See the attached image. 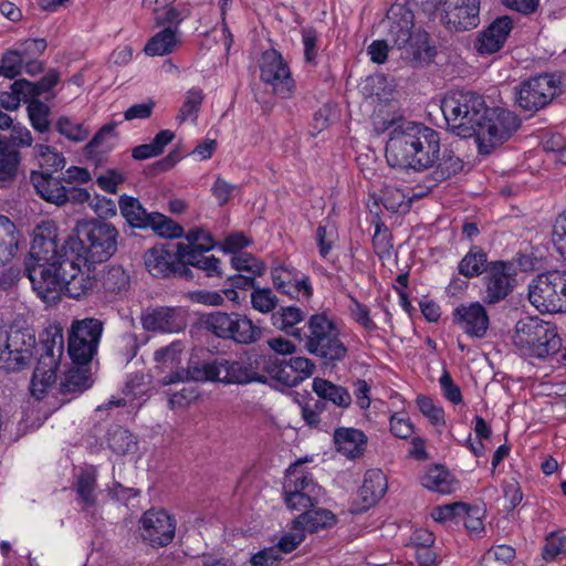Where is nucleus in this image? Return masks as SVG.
Returning a JSON list of instances; mask_svg holds the SVG:
<instances>
[{"label":"nucleus","mask_w":566,"mask_h":566,"mask_svg":"<svg viewBox=\"0 0 566 566\" xmlns=\"http://www.w3.org/2000/svg\"><path fill=\"white\" fill-rule=\"evenodd\" d=\"M48 235H34L29 256L24 260V273L35 294L48 304L60 301L61 294L80 300L98 289L93 263L84 255L60 248L55 232L45 228Z\"/></svg>","instance_id":"1"},{"label":"nucleus","mask_w":566,"mask_h":566,"mask_svg":"<svg viewBox=\"0 0 566 566\" xmlns=\"http://www.w3.org/2000/svg\"><path fill=\"white\" fill-rule=\"evenodd\" d=\"M440 153V134L421 123L395 127L386 144L389 166L403 170L423 171L434 166Z\"/></svg>","instance_id":"2"},{"label":"nucleus","mask_w":566,"mask_h":566,"mask_svg":"<svg viewBox=\"0 0 566 566\" xmlns=\"http://www.w3.org/2000/svg\"><path fill=\"white\" fill-rule=\"evenodd\" d=\"M75 235H67L60 248L84 255L90 263L109 260L117 251L118 231L107 221L88 219L77 222Z\"/></svg>","instance_id":"3"},{"label":"nucleus","mask_w":566,"mask_h":566,"mask_svg":"<svg viewBox=\"0 0 566 566\" xmlns=\"http://www.w3.org/2000/svg\"><path fill=\"white\" fill-rule=\"evenodd\" d=\"M298 342L307 353L321 358L326 365L342 361L348 353L337 322L326 312L307 317L305 329H300Z\"/></svg>","instance_id":"4"},{"label":"nucleus","mask_w":566,"mask_h":566,"mask_svg":"<svg viewBox=\"0 0 566 566\" xmlns=\"http://www.w3.org/2000/svg\"><path fill=\"white\" fill-rule=\"evenodd\" d=\"M441 111L450 130L461 137L471 138L488 106L482 95L472 91L450 92L441 102Z\"/></svg>","instance_id":"5"},{"label":"nucleus","mask_w":566,"mask_h":566,"mask_svg":"<svg viewBox=\"0 0 566 566\" xmlns=\"http://www.w3.org/2000/svg\"><path fill=\"white\" fill-rule=\"evenodd\" d=\"M513 343L522 356L538 359L555 355L562 348L556 324L536 316L517 322Z\"/></svg>","instance_id":"6"},{"label":"nucleus","mask_w":566,"mask_h":566,"mask_svg":"<svg viewBox=\"0 0 566 566\" xmlns=\"http://www.w3.org/2000/svg\"><path fill=\"white\" fill-rule=\"evenodd\" d=\"M308 461L306 457L297 459L285 470L283 500L290 511L316 507L324 494L313 473L304 467Z\"/></svg>","instance_id":"7"},{"label":"nucleus","mask_w":566,"mask_h":566,"mask_svg":"<svg viewBox=\"0 0 566 566\" xmlns=\"http://www.w3.org/2000/svg\"><path fill=\"white\" fill-rule=\"evenodd\" d=\"M36 349L35 334L30 328L0 327V369L18 373L29 368Z\"/></svg>","instance_id":"8"},{"label":"nucleus","mask_w":566,"mask_h":566,"mask_svg":"<svg viewBox=\"0 0 566 566\" xmlns=\"http://www.w3.org/2000/svg\"><path fill=\"white\" fill-rule=\"evenodd\" d=\"M206 328L216 337L232 340L239 345L258 343L263 336V329L248 315L231 312H213L205 319Z\"/></svg>","instance_id":"9"},{"label":"nucleus","mask_w":566,"mask_h":566,"mask_svg":"<svg viewBox=\"0 0 566 566\" xmlns=\"http://www.w3.org/2000/svg\"><path fill=\"white\" fill-rule=\"evenodd\" d=\"M528 300L542 313H566V271L538 274L528 285Z\"/></svg>","instance_id":"10"},{"label":"nucleus","mask_w":566,"mask_h":566,"mask_svg":"<svg viewBox=\"0 0 566 566\" xmlns=\"http://www.w3.org/2000/svg\"><path fill=\"white\" fill-rule=\"evenodd\" d=\"M520 125L521 120L513 112L488 107L479 123V129L472 137L475 138L480 153L490 154L493 148L510 139Z\"/></svg>","instance_id":"11"},{"label":"nucleus","mask_w":566,"mask_h":566,"mask_svg":"<svg viewBox=\"0 0 566 566\" xmlns=\"http://www.w3.org/2000/svg\"><path fill=\"white\" fill-rule=\"evenodd\" d=\"M563 92L562 77L543 73L522 81L516 91L517 106L531 114L547 107Z\"/></svg>","instance_id":"12"},{"label":"nucleus","mask_w":566,"mask_h":566,"mask_svg":"<svg viewBox=\"0 0 566 566\" xmlns=\"http://www.w3.org/2000/svg\"><path fill=\"white\" fill-rule=\"evenodd\" d=\"M41 354L38 365L33 371L31 387L32 394L36 391L38 379L41 376V392H45L46 388L54 381L55 374L59 368L63 349L64 337L63 329L59 326H50L40 334Z\"/></svg>","instance_id":"13"},{"label":"nucleus","mask_w":566,"mask_h":566,"mask_svg":"<svg viewBox=\"0 0 566 566\" xmlns=\"http://www.w3.org/2000/svg\"><path fill=\"white\" fill-rule=\"evenodd\" d=\"M481 298L495 305L511 295L517 284V266L513 260H493L481 279Z\"/></svg>","instance_id":"14"},{"label":"nucleus","mask_w":566,"mask_h":566,"mask_svg":"<svg viewBox=\"0 0 566 566\" xmlns=\"http://www.w3.org/2000/svg\"><path fill=\"white\" fill-rule=\"evenodd\" d=\"M184 243L157 244L145 253L147 271L155 277H179L187 281L193 280V272L184 262Z\"/></svg>","instance_id":"15"},{"label":"nucleus","mask_w":566,"mask_h":566,"mask_svg":"<svg viewBox=\"0 0 566 566\" xmlns=\"http://www.w3.org/2000/svg\"><path fill=\"white\" fill-rule=\"evenodd\" d=\"M103 324L97 318H85L72 325L69 333L67 352L75 366H87L97 352Z\"/></svg>","instance_id":"16"},{"label":"nucleus","mask_w":566,"mask_h":566,"mask_svg":"<svg viewBox=\"0 0 566 566\" xmlns=\"http://www.w3.org/2000/svg\"><path fill=\"white\" fill-rule=\"evenodd\" d=\"M260 78L263 83L271 85L273 93L280 98L289 99L294 96L296 84L280 51L269 49L262 52Z\"/></svg>","instance_id":"17"},{"label":"nucleus","mask_w":566,"mask_h":566,"mask_svg":"<svg viewBox=\"0 0 566 566\" xmlns=\"http://www.w3.org/2000/svg\"><path fill=\"white\" fill-rule=\"evenodd\" d=\"M315 370L312 359L304 356H291L279 358L265 355L264 374L271 379L286 386L296 387L310 378Z\"/></svg>","instance_id":"18"},{"label":"nucleus","mask_w":566,"mask_h":566,"mask_svg":"<svg viewBox=\"0 0 566 566\" xmlns=\"http://www.w3.org/2000/svg\"><path fill=\"white\" fill-rule=\"evenodd\" d=\"M222 365L223 384H265L268 380L266 374H264L265 355L252 352L235 360L222 358Z\"/></svg>","instance_id":"19"},{"label":"nucleus","mask_w":566,"mask_h":566,"mask_svg":"<svg viewBox=\"0 0 566 566\" xmlns=\"http://www.w3.org/2000/svg\"><path fill=\"white\" fill-rule=\"evenodd\" d=\"M413 13L405 10L399 15L390 19L388 28V40L398 49L411 48L416 56L427 52L429 48V34L426 31L413 32Z\"/></svg>","instance_id":"20"},{"label":"nucleus","mask_w":566,"mask_h":566,"mask_svg":"<svg viewBox=\"0 0 566 566\" xmlns=\"http://www.w3.org/2000/svg\"><path fill=\"white\" fill-rule=\"evenodd\" d=\"M176 520L165 510L150 509L142 515L140 535L151 547H166L175 538Z\"/></svg>","instance_id":"21"},{"label":"nucleus","mask_w":566,"mask_h":566,"mask_svg":"<svg viewBox=\"0 0 566 566\" xmlns=\"http://www.w3.org/2000/svg\"><path fill=\"white\" fill-rule=\"evenodd\" d=\"M273 287L291 300L310 301L314 294L311 277L292 265H277L270 272Z\"/></svg>","instance_id":"22"},{"label":"nucleus","mask_w":566,"mask_h":566,"mask_svg":"<svg viewBox=\"0 0 566 566\" xmlns=\"http://www.w3.org/2000/svg\"><path fill=\"white\" fill-rule=\"evenodd\" d=\"M481 0H444L441 21L449 31L463 32L479 27Z\"/></svg>","instance_id":"23"},{"label":"nucleus","mask_w":566,"mask_h":566,"mask_svg":"<svg viewBox=\"0 0 566 566\" xmlns=\"http://www.w3.org/2000/svg\"><path fill=\"white\" fill-rule=\"evenodd\" d=\"M187 312L181 306L149 307L142 314V325L148 332L172 334L187 325Z\"/></svg>","instance_id":"24"},{"label":"nucleus","mask_w":566,"mask_h":566,"mask_svg":"<svg viewBox=\"0 0 566 566\" xmlns=\"http://www.w3.org/2000/svg\"><path fill=\"white\" fill-rule=\"evenodd\" d=\"M452 322L470 337L483 338L490 326V317L483 304H459L452 312Z\"/></svg>","instance_id":"25"},{"label":"nucleus","mask_w":566,"mask_h":566,"mask_svg":"<svg viewBox=\"0 0 566 566\" xmlns=\"http://www.w3.org/2000/svg\"><path fill=\"white\" fill-rule=\"evenodd\" d=\"M117 125L116 122L103 125L84 146L83 154L90 163L97 166L106 161L116 146V139L118 138Z\"/></svg>","instance_id":"26"},{"label":"nucleus","mask_w":566,"mask_h":566,"mask_svg":"<svg viewBox=\"0 0 566 566\" xmlns=\"http://www.w3.org/2000/svg\"><path fill=\"white\" fill-rule=\"evenodd\" d=\"M306 312L296 305L279 306L271 315V324L284 334L300 339V329H305Z\"/></svg>","instance_id":"27"},{"label":"nucleus","mask_w":566,"mask_h":566,"mask_svg":"<svg viewBox=\"0 0 566 566\" xmlns=\"http://www.w3.org/2000/svg\"><path fill=\"white\" fill-rule=\"evenodd\" d=\"M513 29V20L507 17L496 18L479 39L478 50L480 53H496L507 40Z\"/></svg>","instance_id":"28"},{"label":"nucleus","mask_w":566,"mask_h":566,"mask_svg":"<svg viewBox=\"0 0 566 566\" xmlns=\"http://www.w3.org/2000/svg\"><path fill=\"white\" fill-rule=\"evenodd\" d=\"M333 438L336 450L352 460L364 454L368 442L365 432L356 428H337Z\"/></svg>","instance_id":"29"},{"label":"nucleus","mask_w":566,"mask_h":566,"mask_svg":"<svg viewBox=\"0 0 566 566\" xmlns=\"http://www.w3.org/2000/svg\"><path fill=\"white\" fill-rule=\"evenodd\" d=\"M388 490L386 474L380 469H369L364 474L363 484L358 490V496L364 510H368L378 503Z\"/></svg>","instance_id":"30"},{"label":"nucleus","mask_w":566,"mask_h":566,"mask_svg":"<svg viewBox=\"0 0 566 566\" xmlns=\"http://www.w3.org/2000/svg\"><path fill=\"white\" fill-rule=\"evenodd\" d=\"M303 512L293 520V528L302 530L306 533H317L322 530H328L336 525L337 516L327 509H304Z\"/></svg>","instance_id":"31"},{"label":"nucleus","mask_w":566,"mask_h":566,"mask_svg":"<svg viewBox=\"0 0 566 566\" xmlns=\"http://www.w3.org/2000/svg\"><path fill=\"white\" fill-rule=\"evenodd\" d=\"M54 174L32 171L30 179L36 193L46 202L56 206L65 205V186L62 178H56Z\"/></svg>","instance_id":"32"},{"label":"nucleus","mask_w":566,"mask_h":566,"mask_svg":"<svg viewBox=\"0 0 566 566\" xmlns=\"http://www.w3.org/2000/svg\"><path fill=\"white\" fill-rule=\"evenodd\" d=\"M184 251V262L187 268L193 266L205 272L207 277H222L221 261L214 255H206L207 252L213 250L212 245L201 247L199 249H190L180 245Z\"/></svg>","instance_id":"33"},{"label":"nucleus","mask_w":566,"mask_h":566,"mask_svg":"<svg viewBox=\"0 0 566 566\" xmlns=\"http://www.w3.org/2000/svg\"><path fill=\"white\" fill-rule=\"evenodd\" d=\"M488 252L478 244H472L458 263V272L467 280L484 275L490 266Z\"/></svg>","instance_id":"34"},{"label":"nucleus","mask_w":566,"mask_h":566,"mask_svg":"<svg viewBox=\"0 0 566 566\" xmlns=\"http://www.w3.org/2000/svg\"><path fill=\"white\" fill-rule=\"evenodd\" d=\"M120 214L130 228L148 230L153 212H148L138 198L122 195L118 200Z\"/></svg>","instance_id":"35"},{"label":"nucleus","mask_w":566,"mask_h":566,"mask_svg":"<svg viewBox=\"0 0 566 566\" xmlns=\"http://www.w3.org/2000/svg\"><path fill=\"white\" fill-rule=\"evenodd\" d=\"M421 484L429 491L450 494L455 490L457 480L444 465L432 464L421 476Z\"/></svg>","instance_id":"36"},{"label":"nucleus","mask_w":566,"mask_h":566,"mask_svg":"<svg viewBox=\"0 0 566 566\" xmlns=\"http://www.w3.org/2000/svg\"><path fill=\"white\" fill-rule=\"evenodd\" d=\"M313 391L322 401L332 402L339 408H348L352 403V396L349 391L339 385H336L327 379L316 377L312 384Z\"/></svg>","instance_id":"37"},{"label":"nucleus","mask_w":566,"mask_h":566,"mask_svg":"<svg viewBox=\"0 0 566 566\" xmlns=\"http://www.w3.org/2000/svg\"><path fill=\"white\" fill-rule=\"evenodd\" d=\"M190 378L197 382H222V358L189 359Z\"/></svg>","instance_id":"38"},{"label":"nucleus","mask_w":566,"mask_h":566,"mask_svg":"<svg viewBox=\"0 0 566 566\" xmlns=\"http://www.w3.org/2000/svg\"><path fill=\"white\" fill-rule=\"evenodd\" d=\"M20 161L19 149H13L12 145L0 139V187H6L15 179Z\"/></svg>","instance_id":"39"},{"label":"nucleus","mask_w":566,"mask_h":566,"mask_svg":"<svg viewBox=\"0 0 566 566\" xmlns=\"http://www.w3.org/2000/svg\"><path fill=\"white\" fill-rule=\"evenodd\" d=\"M434 164L436 167L431 175L434 182L446 181L463 169V160L448 148L443 149L441 156L440 153L438 154Z\"/></svg>","instance_id":"40"},{"label":"nucleus","mask_w":566,"mask_h":566,"mask_svg":"<svg viewBox=\"0 0 566 566\" xmlns=\"http://www.w3.org/2000/svg\"><path fill=\"white\" fill-rule=\"evenodd\" d=\"M371 224L375 232L371 239V244L375 254L380 260H386L391 256L394 249V235L379 214L374 216Z\"/></svg>","instance_id":"41"},{"label":"nucleus","mask_w":566,"mask_h":566,"mask_svg":"<svg viewBox=\"0 0 566 566\" xmlns=\"http://www.w3.org/2000/svg\"><path fill=\"white\" fill-rule=\"evenodd\" d=\"M177 44L176 31L168 27L157 32L147 41L144 52L148 56H163L174 52Z\"/></svg>","instance_id":"42"},{"label":"nucleus","mask_w":566,"mask_h":566,"mask_svg":"<svg viewBox=\"0 0 566 566\" xmlns=\"http://www.w3.org/2000/svg\"><path fill=\"white\" fill-rule=\"evenodd\" d=\"M19 245V233L13 221L0 214V258L4 261L14 256Z\"/></svg>","instance_id":"43"},{"label":"nucleus","mask_w":566,"mask_h":566,"mask_svg":"<svg viewBox=\"0 0 566 566\" xmlns=\"http://www.w3.org/2000/svg\"><path fill=\"white\" fill-rule=\"evenodd\" d=\"M339 239L337 227L328 218L322 220L315 230L318 254L327 260Z\"/></svg>","instance_id":"44"},{"label":"nucleus","mask_w":566,"mask_h":566,"mask_svg":"<svg viewBox=\"0 0 566 566\" xmlns=\"http://www.w3.org/2000/svg\"><path fill=\"white\" fill-rule=\"evenodd\" d=\"M34 155L41 168L38 172H61L66 165L63 154L49 145L36 144L34 146Z\"/></svg>","instance_id":"45"},{"label":"nucleus","mask_w":566,"mask_h":566,"mask_svg":"<svg viewBox=\"0 0 566 566\" xmlns=\"http://www.w3.org/2000/svg\"><path fill=\"white\" fill-rule=\"evenodd\" d=\"M279 297L275 292L268 286L258 285L250 293L251 307L261 314H273L279 307Z\"/></svg>","instance_id":"46"},{"label":"nucleus","mask_w":566,"mask_h":566,"mask_svg":"<svg viewBox=\"0 0 566 566\" xmlns=\"http://www.w3.org/2000/svg\"><path fill=\"white\" fill-rule=\"evenodd\" d=\"M148 230H151L159 237L168 239H179L185 234V229L181 224L160 212H153L151 221L148 223Z\"/></svg>","instance_id":"47"},{"label":"nucleus","mask_w":566,"mask_h":566,"mask_svg":"<svg viewBox=\"0 0 566 566\" xmlns=\"http://www.w3.org/2000/svg\"><path fill=\"white\" fill-rule=\"evenodd\" d=\"M98 280L102 290L107 294H117L125 291L129 284V277L122 266H112L103 272Z\"/></svg>","instance_id":"48"},{"label":"nucleus","mask_w":566,"mask_h":566,"mask_svg":"<svg viewBox=\"0 0 566 566\" xmlns=\"http://www.w3.org/2000/svg\"><path fill=\"white\" fill-rule=\"evenodd\" d=\"M55 130L72 143H82L90 136V128L67 116H60L55 122Z\"/></svg>","instance_id":"49"},{"label":"nucleus","mask_w":566,"mask_h":566,"mask_svg":"<svg viewBox=\"0 0 566 566\" xmlns=\"http://www.w3.org/2000/svg\"><path fill=\"white\" fill-rule=\"evenodd\" d=\"M77 366L75 369H70L61 382V388L64 394L83 392L92 386L91 374Z\"/></svg>","instance_id":"50"},{"label":"nucleus","mask_w":566,"mask_h":566,"mask_svg":"<svg viewBox=\"0 0 566 566\" xmlns=\"http://www.w3.org/2000/svg\"><path fill=\"white\" fill-rule=\"evenodd\" d=\"M416 405L423 417L434 427L446 426V412L442 406L437 405L434 400L427 395H418Z\"/></svg>","instance_id":"51"},{"label":"nucleus","mask_w":566,"mask_h":566,"mask_svg":"<svg viewBox=\"0 0 566 566\" xmlns=\"http://www.w3.org/2000/svg\"><path fill=\"white\" fill-rule=\"evenodd\" d=\"M348 298L350 302L348 305L350 318L369 333L377 331L378 326L371 318L370 308L353 294H348Z\"/></svg>","instance_id":"52"},{"label":"nucleus","mask_w":566,"mask_h":566,"mask_svg":"<svg viewBox=\"0 0 566 566\" xmlns=\"http://www.w3.org/2000/svg\"><path fill=\"white\" fill-rule=\"evenodd\" d=\"M231 265L238 272H248L254 276L265 273V263L249 252H241L231 256Z\"/></svg>","instance_id":"53"},{"label":"nucleus","mask_w":566,"mask_h":566,"mask_svg":"<svg viewBox=\"0 0 566 566\" xmlns=\"http://www.w3.org/2000/svg\"><path fill=\"white\" fill-rule=\"evenodd\" d=\"M95 489V473L83 471L76 480L75 490L78 500L87 507L94 506L96 504Z\"/></svg>","instance_id":"54"},{"label":"nucleus","mask_w":566,"mask_h":566,"mask_svg":"<svg viewBox=\"0 0 566 566\" xmlns=\"http://www.w3.org/2000/svg\"><path fill=\"white\" fill-rule=\"evenodd\" d=\"M28 116L31 126L39 133H46L50 128V107L42 101H32L29 103Z\"/></svg>","instance_id":"55"},{"label":"nucleus","mask_w":566,"mask_h":566,"mask_svg":"<svg viewBox=\"0 0 566 566\" xmlns=\"http://www.w3.org/2000/svg\"><path fill=\"white\" fill-rule=\"evenodd\" d=\"M389 431L395 438L401 440H408L412 437L415 424L407 411H397L389 417Z\"/></svg>","instance_id":"56"},{"label":"nucleus","mask_w":566,"mask_h":566,"mask_svg":"<svg viewBox=\"0 0 566 566\" xmlns=\"http://www.w3.org/2000/svg\"><path fill=\"white\" fill-rule=\"evenodd\" d=\"M23 71V59L15 48L6 50L0 59V76L13 80Z\"/></svg>","instance_id":"57"},{"label":"nucleus","mask_w":566,"mask_h":566,"mask_svg":"<svg viewBox=\"0 0 566 566\" xmlns=\"http://www.w3.org/2000/svg\"><path fill=\"white\" fill-rule=\"evenodd\" d=\"M108 444L115 453L127 454L135 451L137 441L127 429L118 428L109 433Z\"/></svg>","instance_id":"58"},{"label":"nucleus","mask_w":566,"mask_h":566,"mask_svg":"<svg viewBox=\"0 0 566 566\" xmlns=\"http://www.w3.org/2000/svg\"><path fill=\"white\" fill-rule=\"evenodd\" d=\"M11 92L14 99L13 107L20 102H24L29 105L32 101H40L39 96H41L35 82L24 78L15 80L11 84Z\"/></svg>","instance_id":"59"},{"label":"nucleus","mask_w":566,"mask_h":566,"mask_svg":"<svg viewBox=\"0 0 566 566\" xmlns=\"http://www.w3.org/2000/svg\"><path fill=\"white\" fill-rule=\"evenodd\" d=\"M203 97L205 96L201 88L191 87L186 94V98L179 109L177 118L180 122H185L190 117L197 118V114L203 102Z\"/></svg>","instance_id":"60"},{"label":"nucleus","mask_w":566,"mask_h":566,"mask_svg":"<svg viewBox=\"0 0 566 566\" xmlns=\"http://www.w3.org/2000/svg\"><path fill=\"white\" fill-rule=\"evenodd\" d=\"M304 48V61L313 66L317 65L319 35L315 28L305 27L301 30Z\"/></svg>","instance_id":"61"},{"label":"nucleus","mask_w":566,"mask_h":566,"mask_svg":"<svg viewBox=\"0 0 566 566\" xmlns=\"http://www.w3.org/2000/svg\"><path fill=\"white\" fill-rule=\"evenodd\" d=\"M48 42L43 38H30L19 41L15 49L24 60L40 57L46 50Z\"/></svg>","instance_id":"62"},{"label":"nucleus","mask_w":566,"mask_h":566,"mask_svg":"<svg viewBox=\"0 0 566 566\" xmlns=\"http://www.w3.org/2000/svg\"><path fill=\"white\" fill-rule=\"evenodd\" d=\"M300 406L304 422L310 427H317L321 423V415L326 409V403L321 398H311Z\"/></svg>","instance_id":"63"},{"label":"nucleus","mask_w":566,"mask_h":566,"mask_svg":"<svg viewBox=\"0 0 566 566\" xmlns=\"http://www.w3.org/2000/svg\"><path fill=\"white\" fill-rule=\"evenodd\" d=\"M552 241L557 252L566 261V210L558 214L554 222Z\"/></svg>","instance_id":"64"}]
</instances>
